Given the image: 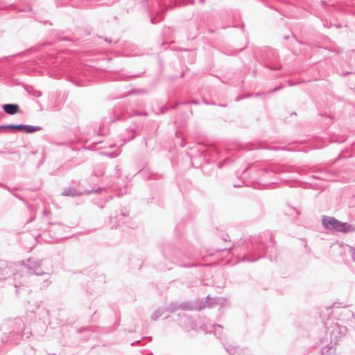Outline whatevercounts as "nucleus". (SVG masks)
<instances>
[{
	"instance_id": "1",
	"label": "nucleus",
	"mask_w": 355,
	"mask_h": 355,
	"mask_svg": "<svg viewBox=\"0 0 355 355\" xmlns=\"http://www.w3.org/2000/svg\"><path fill=\"white\" fill-rule=\"evenodd\" d=\"M322 225L328 230H336L343 233L353 232L355 227L347 223H343L331 216H324L322 220Z\"/></svg>"
},
{
	"instance_id": "3",
	"label": "nucleus",
	"mask_w": 355,
	"mask_h": 355,
	"mask_svg": "<svg viewBox=\"0 0 355 355\" xmlns=\"http://www.w3.org/2000/svg\"><path fill=\"white\" fill-rule=\"evenodd\" d=\"M3 109L8 114H15L19 112V107L17 104H5Z\"/></svg>"
},
{
	"instance_id": "2",
	"label": "nucleus",
	"mask_w": 355,
	"mask_h": 355,
	"mask_svg": "<svg viewBox=\"0 0 355 355\" xmlns=\"http://www.w3.org/2000/svg\"><path fill=\"white\" fill-rule=\"evenodd\" d=\"M2 128L15 130L19 132H24L26 133H33L40 130L39 127L28 125H7L3 126Z\"/></svg>"
}]
</instances>
